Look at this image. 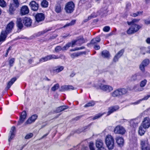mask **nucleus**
<instances>
[{
    "mask_svg": "<svg viewBox=\"0 0 150 150\" xmlns=\"http://www.w3.org/2000/svg\"><path fill=\"white\" fill-rule=\"evenodd\" d=\"M140 142L142 150H150V146L146 139H141Z\"/></svg>",
    "mask_w": 150,
    "mask_h": 150,
    "instance_id": "nucleus-7",
    "label": "nucleus"
},
{
    "mask_svg": "<svg viewBox=\"0 0 150 150\" xmlns=\"http://www.w3.org/2000/svg\"><path fill=\"white\" fill-rule=\"evenodd\" d=\"M48 2L46 0H43L41 3V6L44 7H47L48 6Z\"/></svg>",
    "mask_w": 150,
    "mask_h": 150,
    "instance_id": "nucleus-36",
    "label": "nucleus"
},
{
    "mask_svg": "<svg viewBox=\"0 0 150 150\" xmlns=\"http://www.w3.org/2000/svg\"><path fill=\"white\" fill-rule=\"evenodd\" d=\"M68 107L67 106H60L57 109V112H60L65 109H67L68 108Z\"/></svg>",
    "mask_w": 150,
    "mask_h": 150,
    "instance_id": "nucleus-30",
    "label": "nucleus"
},
{
    "mask_svg": "<svg viewBox=\"0 0 150 150\" xmlns=\"http://www.w3.org/2000/svg\"><path fill=\"white\" fill-rule=\"evenodd\" d=\"M80 55L79 54L76 53H74L71 55V57H73V56L74 57H77Z\"/></svg>",
    "mask_w": 150,
    "mask_h": 150,
    "instance_id": "nucleus-61",
    "label": "nucleus"
},
{
    "mask_svg": "<svg viewBox=\"0 0 150 150\" xmlns=\"http://www.w3.org/2000/svg\"><path fill=\"white\" fill-rule=\"evenodd\" d=\"M16 24L18 27L20 29H21L23 27V19H22L20 18H18L17 19Z\"/></svg>",
    "mask_w": 150,
    "mask_h": 150,
    "instance_id": "nucleus-22",
    "label": "nucleus"
},
{
    "mask_svg": "<svg viewBox=\"0 0 150 150\" xmlns=\"http://www.w3.org/2000/svg\"><path fill=\"white\" fill-rule=\"evenodd\" d=\"M97 150H107V149L104 147H103L102 148L98 149Z\"/></svg>",
    "mask_w": 150,
    "mask_h": 150,
    "instance_id": "nucleus-64",
    "label": "nucleus"
},
{
    "mask_svg": "<svg viewBox=\"0 0 150 150\" xmlns=\"http://www.w3.org/2000/svg\"><path fill=\"white\" fill-rule=\"evenodd\" d=\"M103 115V114H101L100 113H99V114L96 115L95 116H94L93 117V120H95V119H98V118H99L101 116Z\"/></svg>",
    "mask_w": 150,
    "mask_h": 150,
    "instance_id": "nucleus-53",
    "label": "nucleus"
},
{
    "mask_svg": "<svg viewBox=\"0 0 150 150\" xmlns=\"http://www.w3.org/2000/svg\"><path fill=\"white\" fill-rule=\"evenodd\" d=\"M16 80V78H13L12 79L11 81L8 83L7 88L8 89H9Z\"/></svg>",
    "mask_w": 150,
    "mask_h": 150,
    "instance_id": "nucleus-32",
    "label": "nucleus"
},
{
    "mask_svg": "<svg viewBox=\"0 0 150 150\" xmlns=\"http://www.w3.org/2000/svg\"><path fill=\"white\" fill-rule=\"evenodd\" d=\"M55 50L56 52H58L61 50H62V48L60 46H58L56 47Z\"/></svg>",
    "mask_w": 150,
    "mask_h": 150,
    "instance_id": "nucleus-52",
    "label": "nucleus"
},
{
    "mask_svg": "<svg viewBox=\"0 0 150 150\" xmlns=\"http://www.w3.org/2000/svg\"><path fill=\"white\" fill-rule=\"evenodd\" d=\"M75 23V20H73L70 23L67 24L64 26V27H65L67 26H71L74 24Z\"/></svg>",
    "mask_w": 150,
    "mask_h": 150,
    "instance_id": "nucleus-45",
    "label": "nucleus"
},
{
    "mask_svg": "<svg viewBox=\"0 0 150 150\" xmlns=\"http://www.w3.org/2000/svg\"><path fill=\"white\" fill-rule=\"evenodd\" d=\"M6 3L4 0H0V6L4 7L6 6Z\"/></svg>",
    "mask_w": 150,
    "mask_h": 150,
    "instance_id": "nucleus-39",
    "label": "nucleus"
},
{
    "mask_svg": "<svg viewBox=\"0 0 150 150\" xmlns=\"http://www.w3.org/2000/svg\"><path fill=\"white\" fill-rule=\"evenodd\" d=\"M35 18L37 23L42 21L45 18L44 14L42 13H38L36 15Z\"/></svg>",
    "mask_w": 150,
    "mask_h": 150,
    "instance_id": "nucleus-15",
    "label": "nucleus"
},
{
    "mask_svg": "<svg viewBox=\"0 0 150 150\" xmlns=\"http://www.w3.org/2000/svg\"><path fill=\"white\" fill-rule=\"evenodd\" d=\"M110 28L108 26H105L103 28V31L105 32H108L110 30Z\"/></svg>",
    "mask_w": 150,
    "mask_h": 150,
    "instance_id": "nucleus-48",
    "label": "nucleus"
},
{
    "mask_svg": "<svg viewBox=\"0 0 150 150\" xmlns=\"http://www.w3.org/2000/svg\"><path fill=\"white\" fill-rule=\"evenodd\" d=\"M108 7L107 6H105L104 8V10L103 11V12L104 13H105L108 12V11H107Z\"/></svg>",
    "mask_w": 150,
    "mask_h": 150,
    "instance_id": "nucleus-60",
    "label": "nucleus"
},
{
    "mask_svg": "<svg viewBox=\"0 0 150 150\" xmlns=\"http://www.w3.org/2000/svg\"><path fill=\"white\" fill-rule=\"evenodd\" d=\"M117 143L119 145H122L124 143L123 138L120 137H117L116 139Z\"/></svg>",
    "mask_w": 150,
    "mask_h": 150,
    "instance_id": "nucleus-25",
    "label": "nucleus"
},
{
    "mask_svg": "<svg viewBox=\"0 0 150 150\" xmlns=\"http://www.w3.org/2000/svg\"><path fill=\"white\" fill-rule=\"evenodd\" d=\"M146 41L148 44H150V38H147L146 40Z\"/></svg>",
    "mask_w": 150,
    "mask_h": 150,
    "instance_id": "nucleus-63",
    "label": "nucleus"
},
{
    "mask_svg": "<svg viewBox=\"0 0 150 150\" xmlns=\"http://www.w3.org/2000/svg\"><path fill=\"white\" fill-rule=\"evenodd\" d=\"M144 129H148L150 127V119L148 117H145L141 125Z\"/></svg>",
    "mask_w": 150,
    "mask_h": 150,
    "instance_id": "nucleus-9",
    "label": "nucleus"
},
{
    "mask_svg": "<svg viewBox=\"0 0 150 150\" xmlns=\"http://www.w3.org/2000/svg\"><path fill=\"white\" fill-rule=\"evenodd\" d=\"M15 129V127L14 126H13L11 127L10 131V134L9 136L8 141L9 142L14 137Z\"/></svg>",
    "mask_w": 150,
    "mask_h": 150,
    "instance_id": "nucleus-18",
    "label": "nucleus"
},
{
    "mask_svg": "<svg viewBox=\"0 0 150 150\" xmlns=\"http://www.w3.org/2000/svg\"><path fill=\"white\" fill-rule=\"evenodd\" d=\"M142 12L139 11L136 13H132L131 14V16L133 17H135L138 15H141Z\"/></svg>",
    "mask_w": 150,
    "mask_h": 150,
    "instance_id": "nucleus-38",
    "label": "nucleus"
},
{
    "mask_svg": "<svg viewBox=\"0 0 150 150\" xmlns=\"http://www.w3.org/2000/svg\"><path fill=\"white\" fill-rule=\"evenodd\" d=\"M96 145L98 149L103 147L104 144L103 140L98 139L96 141Z\"/></svg>",
    "mask_w": 150,
    "mask_h": 150,
    "instance_id": "nucleus-19",
    "label": "nucleus"
},
{
    "mask_svg": "<svg viewBox=\"0 0 150 150\" xmlns=\"http://www.w3.org/2000/svg\"><path fill=\"white\" fill-rule=\"evenodd\" d=\"M102 57L104 58H108L110 57L109 52L107 50H103L102 52Z\"/></svg>",
    "mask_w": 150,
    "mask_h": 150,
    "instance_id": "nucleus-24",
    "label": "nucleus"
},
{
    "mask_svg": "<svg viewBox=\"0 0 150 150\" xmlns=\"http://www.w3.org/2000/svg\"><path fill=\"white\" fill-rule=\"evenodd\" d=\"M86 41V40L84 39L83 36H80L77 40L72 42L71 47H73L75 44L80 45Z\"/></svg>",
    "mask_w": 150,
    "mask_h": 150,
    "instance_id": "nucleus-8",
    "label": "nucleus"
},
{
    "mask_svg": "<svg viewBox=\"0 0 150 150\" xmlns=\"http://www.w3.org/2000/svg\"><path fill=\"white\" fill-rule=\"evenodd\" d=\"M38 115H34L29 118L25 123V124H28L32 123L34 122L37 119Z\"/></svg>",
    "mask_w": 150,
    "mask_h": 150,
    "instance_id": "nucleus-16",
    "label": "nucleus"
},
{
    "mask_svg": "<svg viewBox=\"0 0 150 150\" xmlns=\"http://www.w3.org/2000/svg\"><path fill=\"white\" fill-rule=\"evenodd\" d=\"M59 86V84L58 83L56 84L52 88L51 90L53 91H55L58 89Z\"/></svg>",
    "mask_w": 150,
    "mask_h": 150,
    "instance_id": "nucleus-40",
    "label": "nucleus"
},
{
    "mask_svg": "<svg viewBox=\"0 0 150 150\" xmlns=\"http://www.w3.org/2000/svg\"><path fill=\"white\" fill-rule=\"evenodd\" d=\"M139 21V20L136 19H133L132 21L131 22H127V24L128 25H130L132 24H134V23L137 22H138Z\"/></svg>",
    "mask_w": 150,
    "mask_h": 150,
    "instance_id": "nucleus-43",
    "label": "nucleus"
},
{
    "mask_svg": "<svg viewBox=\"0 0 150 150\" xmlns=\"http://www.w3.org/2000/svg\"><path fill=\"white\" fill-rule=\"evenodd\" d=\"M141 52L142 54H144L146 51V48L145 47H142L140 48Z\"/></svg>",
    "mask_w": 150,
    "mask_h": 150,
    "instance_id": "nucleus-49",
    "label": "nucleus"
},
{
    "mask_svg": "<svg viewBox=\"0 0 150 150\" xmlns=\"http://www.w3.org/2000/svg\"><path fill=\"white\" fill-rule=\"evenodd\" d=\"M149 63V60L148 59H145L144 60L142 63L144 66L146 67L147 66Z\"/></svg>",
    "mask_w": 150,
    "mask_h": 150,
    "instance_id": "nucleus-41",
    "label": "nucleus"
},
{
    "mask_svg": "<svg viewBox=\"0 0 150 150\" xmlns=\"http://www.w3.org/2000/svg\"><path fill=\"white\" fill-rule=\"evenodd\" d=\"M13 3L15 4V7L17 8L19 6V3L18 0H13Z\"/></svg>",
    "mask_w": 150,
    "mask_h": 150,
    "instance_id": "nucleus-51",
    "label": "nucleus"
},
{
    "mask_svg": "<svg viewBox=\"0 0 150 150\" xmlns=\"http://www.w3.org/2000/svg\"><path fill=\"white\" fill-rule=\"evenodd\" d=\"M124 52V50H122L118 52L117 54H116L117 56L118 57V58H120L121 57V56L122 55Z\"/></svg>",
    "mask_w": 150,
    "mask_h": 150,
    "instance_id": "nucleus-46",
    "label": "nucleus"
},
{
    "mask_svg": "<svg viewBox=\"0 0 150 150\" xmlns=\"http://www.w3.org/2000/svg\"><path fill=\"white\" fill-rule=\"evenodd\" d=\"M14 5L13 4H10L9 6V12L10 13L12 14L13 13L15 9L14 8Z\"/></svg>",
    "mask_w": 150,
    "mask_h": 150,
    "instance_id": "nucleus-33",
    "label": "nucleus"
},
{
    "mask_svg": "<svg viewBox=\"0 0 150 150\" xmlns=\"http://www.w3.org/2000/svg\"><path fill=\"white\" fill-rule=\"evenodd\" d=\"M118 89L120 91V96L126 94L127 92V90L124 88H119Z\"/></svg>",
    "mask_w": 150,
    "mask_h": 150,
    "instance_id": "nucleus-31",
    "label": "nucleus"
},
{
    "mask_svg": "<svg viewBox=\"0 0 150 150\" xmlns=\"http://www.w3.org/2000/svg\"><path fill=\"white\" fill-rule=\"evenodd\" d=\"M95 104V103L93 101H91L86 104L84 106L85 107H90L94 106Z\"/></svg>",
    "mask_w": 150,
    "mask_h": 150,
    "instance_id": "nucleus-37",
    "label": "nucleus"
},
{
    "mask_svg": "<svg viewBox=\"0 0 150 150\" xmlns=\"http://www.w3.org/2000/svg\"><path fill=\"white\" fill-rule=\"evenodd\" d=\"M29 10L27 6H23L20 9V14L21 15H25L28 14Z\"/></svg>",
    "mask_w": 150,
    "mask_h": 150,
    "instance_id": "nucleus-14",
    "label": "nucleus"
},
{
    "mask_svg": "<svg viewBox=\"0 0 150 150\" xmlns=\"http://www.w3.org/2000/svg\"><path fill=\"white\" fill-rule=\"evenodd\" d=\"M145 129H146L144 128L141 125L140 126L139 128L138 133L140 136H142L144 134L145 132Z\"/></svg>",
    "mask_w": 150,
    "mask_h": 150,
    "instance_id": "nucleus-28",
    "label": "nucleus"
},
{
    "mask_svg": "<svg viewBox=\"0 0 150 150\" xmlns=\"http://www.w3.org/2000/svg\"><path fill=\"white\" fill-rule=\"evenodd\" d=\"M64 67L62 66L57 67L53 70L54 73H58L62 71L64 69Z\"/></svg>",
    "mask_w": 150,
    "mask_h": 150,
    "instance_id": "nucleus-29",
    "label": "nucleus"
},
{
    "mask_svg": "<svg viewBox=\"0 0 150 150\" xmlns=\"http://www.w3.org/2000/svg\"><path fill=\"white\" fill-rule=\"evenodd\" d=\"M110 94L112 96L114 97H117L120 96L118 88L114 91L110 93Z\"/></svg>",
    "mask_w": 150,
    "mask_h": 150,
    "instance_id": "nucleus-23",
    "label": "nucleus"
},
{
    "mask_svg": "<svg viewBox=\"0 0 150 150\" xmlns=\"http://www.w3.org/2000/svg\"><path fill=\"white\" fill-rule=\"evenodd\" d=\"M89 147L90 150H95V148L94 147V144L93 142H90Z\"/></svg>",
    "mask_w": 150,
    "mask_h": 150,
    "instance_id": "nucleus-44",
    "label": "nucleus"
},
{
    "mask_svg": "<svg viewBox=\"0 0 150 150\" xmlns=\"http://www.w3.org/2000/svg\"><path fill=\"white\" fill-rule=\"evenodd\" d=\"M74 89V88L71 86H63L61 87L60 91H65L73 90Z\"/></svg>",
    "mask_w": 150,
    "mask_h": 150,
    "instance_id": "nucleus-21",
    "label": "nucleus"
},
{
    "mask_svg": "<svg viewBox=\"0 0 150 150\" xmlns=\"http://www.w3.org/2000/svg\"><path fill=\"white\" fill-rule=\"evenodd\" d=\"M8 35L4 31L1 32L0 35V42L1 43L5 40Z\"/></svg>",
    "mask_w": 150,
    "mask_h": 150,
    "instance_id": "nucleus-20",
    "label": "nucleus"
},
{
    "mask_svg": "<svg viewBox=\"0 0 150 150\" xmlns=\"http://www.w3.org/2000/svg\"><path fill=\"white\" fill-rule=\"evenodd\" d=\"M82 49V48L81 47H79V48H76L74 50L71 49L70 50L71 51H74L75 50H81Z\"/></svg>",
    "mask_w": 150,
    "mask_h": 150,
    "instance_id": "nucleus-62",
    "label": "nucleus"
},
{
    "mask_svg": "<svg viewBox=\"0 0 150 150\" xmlns=\"http://www.w3.org/2000/svg\"><path fill=\"white\" fill-rule=\"evenodd\" d=\"M137 74H135L132 76L131 79L133 80H135L137 79Z\"/></svg>",
    "mask_w": 150,
    "mask_h": 150,
    "instance_id": "nucleus-56",
    "label": "nucleus"
},
{
    "mask_svg": "<svg viewBox=\"0 0 150 150\" xmlns=\"http://www.w3.org/2000/svg\"><path fill=\"white\" fill-rule=\"evenodd\" d=\"M119 58H118V57L117 56V55H116L114 57V59H113V61L116 62L118 61V60Z\"/></svg>",
    "mask_w": 150,
    "mask_h": 150,
    "instance_id": "nucleus-59",
    "label": "nucleus"
},
{
    "mask_svg": "<svg viewBox=\"0 0 150 150\" xmlns=\"http://www.w3.org/2000/svg\"><path fill=\"white\" fill-rule=\"evenodd\" d=\"M14 25V23L13 21H11L7 25L6 30L4 31L5 32L6 34H9L10 33L13 28Z\"/></svg>",
    "mask_w": 150,
    "mask_h": 150,
    "instance_id": "nucleus-10",
    "label": "nucleus"
},
{
    "mask_svg": "<svg viewBox=\"0 0 150 150\" xmlns=\"http://www.w3.org/2000/svg\"><path fill=\"white\" fill-rule=\"evenodd\" d=\"M100 39L99 37H97L96 38H94L92 40V42H93L94 41H96L98 42H99L100 41Z\"/></svg>",
    "mask_w": 150,
    "mask_h": 150,
    "instance_id": "nucleus-54",
    "label": "nucleus"
},
{
    "mask_svg": "<svg viewBox=\"0 0 150 150\" xmlns=\"http://www.w3.org/2000/svg\"><path fill=\"white\" fill-rule=\"evenodd\" d=\"M74 4L73 2H69L66 5L65 10L67 13H71L74 11Z\"/></svg>",
    "mask_w": 150,
    "mask_h": 150,
    "instance_id": "nucleus-5",
    "label": "nucleus"
},
{
    "mask_svg": "<svg viewBox=\"0 0 150 150\" xmlns=\"http://www.w3.org/2000/svg\"><path fill=\"white\" fill-rule=\"evenodd\" d=\"M103 82H105L104 80L99 81L98 84L96 85L95 87L98 89H100L107 92H110L113 90L112 87L109 85H104L103 84Z\"/></svg>",
    "mask_w": 150,
    "mask_h": 150,
    "instance_id": "nucleus-1",
    "label": "nucleus"
},
{
    "mask_svg": "<svg viewBox=\"0 0 150 150\" xmlns=\"http://www.w3.org/2000/svg\"><path fill=\"white\" fill-rule=\"evenodd\" d=\"M29 5L31 10L33 11H37L38 9L39 5L35 1H33L30 2Z\"/></svg>",
    "mask_w": 150,
    "mask_h": 150,
    "instance_id": "nucleus-11",
    "label": "nucleus"
},
{
    "mask_svg": "<svg viewBox=\"0 0 150 150\" xmlns=\"http://www.w3.org/2000/svg\"><path fill=\"white\" fill-rule=\"evenodd\" d=\"M114 132L115 134L123 135L125 133L126 131L125 128L123 127L118 125L114 128Z\"/></svg>",
    "mask_w": 150,
    "mask_h": 150,
    "instance_id": "nucleus-6",
    "label": "nucleus"
},
{
    "mask_svg": "<svg viewBox=\"0 0 150 150\" xmlns=\"http://www.w3.org/2000/svg\"><path fill=\"white\" fill-rule=\"evenodd\" d=\"M150 97V95H147L146 96H145L142 99H140L136 102L132 103L134 105H137L141 101L143 100H146L148 99V98Z\"/></svg>",
    "mask_w": 150,
    "mask_h": 150,
    "instance_id": "nucleus-27",
    "label": "nucleus"
},
{
    "mask_svg": "<svg viewBox=\"0 0 150 150\" xmlns=\"http://www.w3.org/2000/svg\"><path fill=\"white\" fill-rule=\"evenodd\" d=\"M105 143L109 150H112L114 146V141L112 137L108 134L106 137Z\"/></svg>",
    "mask_w": 150,
    "mask_h": 150,
    "instance_id": "nucleus-2",
    "label": "nucleus"
},
{
    "mask_svg": "<svg viewBox=\"0 0 150 150\" xmlns=\"http://www.w3.org/2000/svg\"><path fill=\"white\" fill-rule=\"evenodd\" d=\"M139 121L137 119H133L130 121V124L133 127H135L139 123Z\"/></svg>",
    "mask_w": 150,
    "mask_h": 150,
    "instance_id": "nucleus-26",
    "label": "nucleus"
},
{
    "mask_svg": "<svg viewBox=\"0 0 150 150\" xmlns=\"http://www.w3.org/2000/svg\"><path fill=\"white\" fill-rule=\"evenodd\" d=\"M119 107L118 105H116L109 107L108 108V111L107 115H109L111 113L114 112L119 110Z\"/></svg>",
    "mask_w": 150,
    "mask_h": 150,
    "instance_id": "nucleus-13",
    "label": "nucleus"
},
{
    "mask_svg": "<svg viewBox=\"0 0 150 150\" xmlns=\"http://www.w3.org/2000/svg\"><path fill=\"white\" fill-rule=\"evenodd\" d=\"M33 136V134L32 133L27 134L25 136V138L26 139H29L31 138Z\"/></svg>",
    "mask_w": 150,
    "mask_h": 150,
    "instance_id": "nucleus-50",
    "label": "nucleus"
},
{
    "mask_svg": "<svg viewBox=\"0 0 150 150\" xmlns=\"http://www.w3.org/2000/svg\"><path fill=\"white\" fill-rule=\"evenodd\" d=\"M145 23L146 24H150V18L145 20Z\"/></svg>",
    "mask_w": 150,
    "mask_h": 150,
    "instance_id": "nucleus-57",
    "label": "nucleus"
},
{
    "mask_svg": "<svg viewBox=\"0 0 150 150\" xmlns=\"http://www.w3.org/2000/svg\"><path fill=\"white\" fill-rule=\"evenodd\" d=\"M26 113L25 111H23L21 114L20 118L18 122V125H20L21 124L26 118Z\"/></svg>",
    "mask_w": 150,
    "mask_h": 150,
    "instance_id": "nucleus-17",
    "label": "nucleus"
},
{
    "mask_svg": "<svg viewBox=\"0 0 150 150\" xmlns=\"http://www.w3.org/2000/svg\"><path fill=\"white\" fill-rule=\"evenodd\" d=\"M62 7L60 5L58 4L55 7V11L57 13L60 12L62 11Z\"/></svg>",
    "mask_w": 150,
    "mask_h": 150,
    "instance_id": "nucleus-34",
    "label": "nucleus"
},
{
    "mask_svg": "<svg viewBox=\"0 0 150 150\" xmlns=\"http://www.w3.org/2000/svg\"><path fill=\"white\" fill-rule=\"evenodd\" d=\"M72 46V43H68L62 48V50H67L70 46Z\"/></svg>",
    "mask_w": 150,
    "mask_h": 150,
    "instance_id": "nucleus-35",
    "label": "nucleus"
},
{
    "mask_svg": "<svg viewBox=\"0 0 150 150\" xmlns=\"http://www.w3.org/2000/svg\"><path fill=\"white\" fill-rule=\"evenodd\" d=\"M145 67V66H144V65H143L141 63L140 66V69L142 71H143L144 70Z\"/></svg>",
    "mask_w": 150,
    "mask_h": 150,
    "instance_id": "nucleus-55",
    "label": "nucleus"
},
{
    "mask_svg": "<svg viewBox=\"0 0 150 150\" xmlns=\"http://www.w3.org/2000/svg\"><path fill=\"white\" fill-rule=\"evenodd\" d=\"M100 47L99 45H95L94 48L96 50H98L100 49Z\"/></svg>",
    "mask_w": 150,
    "mask_h": 150,
    "instance_id": "nucleus-58",
    "label": "nucleus"
},
{
    "mask_svg": "<svg viewBox=\"0 0 150 150\" xmlns=\"http://www.w3.org/2000/svg\"><path fill=\"white\" fill-rule=\"evenodd\" d=\"M23 22L25 26L29 27L31 25L32 21L30 18L25 17L23 18Z\"/></svg>",
    "mask_w": 150,
    "mask_h": 150,
    "instance_id": "nucleus-12",
    "label": "nucleus"
},
{
    "mask_svg": "<svg viewBox=\"0 0 150 150\" xmlns=\"http://www.w3.org/2000/svg\"><path fill=\"white\" fill-rule=\"evenodd\" d=\"M131 25V27L127 31L129 34H131L137 32L141 27V26L135 24H132Z\"/></svg>",
    "mask_w": 150,
    "mask_h": 150,
    "instance_id": "nucleus-3",
    "label": "nucleus"
},
{
    "mask_svg": "<svg viewBox=\"0 0 150 150\" xmlns=\"http://www.w3.org/2000/svg\"><path fill=\"white\" fill-rule=\"evenodd\" d=\"M15 59L13 58L10 59L9 61V64L10 67L13 66L15 62Z\"/></svg>",
    "mask_w": 150,
    "mask_h": 150,
    "instance_id": "nucleus-42",
    "label": "nucleus"
},
{
    "mask_svg": "<svg viewBox=\"0 0 150 150\" xmlns=\"http://www.w3.org/2000/svg\"><path fill=\"white\" fill-rule=\"evenodd\" d=\"M59 58V57L58 56H56L54 54L48 55L41 58L39 60V62L34 64V66L40 63H42L52 59H57Z\"/></svg>",
    "mask_w": 150,
    "mask_h": 150,
    "instance_id": "nucleus-4",
    "label": "nucleus"
},
{
    "mask_svg": "<svg viewBox=\"0 0 150 150\" xmlns=\"http://www.w3.org/2000/svg\"><path fill=\"white\" fill-rule=\"evenodd\" d=\"M147 81L146 80H144L142 81L140 83V86L141 87H143L146 85Z\"/></svg>",
    "mask_w": 150,
    "mask_h": 150,
    "instance_id": "nucleus-47",
    "label": "nucleus"
}]
</instances>
